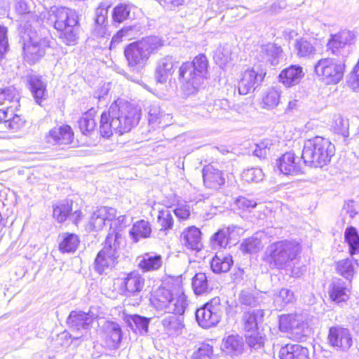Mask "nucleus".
I'll use <instances>...</instances> for the list:
<instances>
[{
	"label": "nucleus",
	"mask_w": 359,
	"mask_h": 359,
	"mask_svg": "<svg viewBox=\"0 0 359 359\" xmlns=\"http://www.w3.org/2000/svg\"><path fill=\"white\" fill-rule=\"evenodd\" d=\"M344 240L349 247L351 255L359 253V233L354 226H348L344 231Z\"/></svg>",
	"instance_id": "nucleus-38"
},
{
	"label": "nucleus",
	"mask_w": 359,
	"mask_h": 359,
	"mask_svg": "<svg viewBox=\"0 0 359 359\" xmlns=\"http://www.w3.org/2000/svg\"><path fill=\"white\" fill-rule=\"evenodd\" d=\"M280 95L281 90L279 87L269 88L262 98L263 107L267 109L276 107L280 102Z\"/></svg>",
	"instance_id": "nucleus-37"
},
{
	"label": "nucleus",
	"mask_w": 359,
	"mask_h": 359,
	"mask_svg": "<svg viewBox=\"0 0 359 359\" xmlns=\"http://www.w3.org/2000/svg\"><path fill=\"white\" fill-rule=\"evenodd\" d=\"M128 323L131 328L141 334L148 332L150 318L137 314L131 315L128 318Z\"/></svg>",
	"instance_id": "nucleus-40"
},
{
	"label": "nucleus",
	"mask_w": 359,
	"mask_h": 359,
	"mask_svg": "<svg viewBox=\"0 0 359 359\" xmlns=\"http://www.w3.org/2000/svg\"><path fill=\"white\" fill-rule=\"evenodd\" d=\"M261 59L262 62H269L271 65L278 63V58L281 54L280 47H277L273 43H267L260 48Z\"/></svg>",
	"instance_id": "nucleus-33"
},
{
	"label": "nucleus",
	"mask_w": 359,
	"mask_h": 359,
	"mask_svg": "<svg viewBox=\"0 0 359 359\" xmlns=\"http://www.w3.org/2000/svg\"><path fill=\"white\" fill-rule=\"evenodd\" d=\"M161 323L170 335H177L183 328L182 320L175 315H169L163 318Z\"/></svg>",
	"instance_id": "nucleus-41"
},
{
	"label": "nucleus",
	"mask_w": 359,
	"mask_h": 359,
	"mask_svg": "<svg viewBox=\"0 0 359 359\" xmlns=\"http://www.w3.org/2000/svg\"><path fill=\"white\" fill-rule=\"evenodd\" d=\"M241 177L247 182H258L263 180L264 173L259 168H251L244 170Z\"/></svg>",
	"instance_id": "nucleus-53"
},
{
	"label": "nucleus",
	"mask_w": 359,
	"mask_h": 359,
	"mask_svg": "<svg viewBox=\"0 0 359 359\" xmlns=\"http://www.w3.org/2000/svg\"><path fill=\"white\" fill-rule=\"evenodd\" d=\"M264 310L254 309L243 313L241 322L243 328L246 332H255L258 329L259 324L263 323Z\"/></svg>",
	"instance_id": "nucleus-17"
},
{
	"label": "nucleus",
	"mask_w": 359,
	"mask_h": 359,
	"mask_svg": "<svg viewBox=\"0 0 359 359\" xmlns=\"http://www.w3.org/2000/svg\"><path fill=\"white\" fill-rule=\"evenodd\" d=\"M347 83L352 89L359 91V68L356 71V67L355 66L348 76Z\"/></svg>",
	"instance_id": "nucleus-64"
},
{
	"label": "nucleus",
	"mask_w": 359,
	"mask_h": 359,
	"mask_svg": "<svg viewBox=\"0 0 359 359\" xmlns=\"http://www.w3.org/2000/svg\"><path fill=\"white\" fill-rule=\"evenodd\" d=\"M332 127L333 132L336 135H347L348 133V121L341 116H335Z\"/></svg>",
	"instance_id": "nucleus-55"
},
{
	"label": "nucleus",
	"mask_w": 359,
	"mask_h": 359,
	"mask_svg": "<svg viewBox=\"0 0 359 359\" xmlns=\"http://www.w3.org/2000/svg\"><path fill=\"white\" fill-rule=\"evenodd\" d=\"M203 178L205 186L209 189H217L225 182L222 172L210 165L203 168Z\"/></svg>",
	"instance_id": "nucleus-19"
},
{
	"label": "nucleus",
	"mask_w": 359,
	"mask_h": 359,
	"mask_svg": "<svg viewBox=\"0 0 359 359\" xmlns=\"http://www.w3.org/2000/svg\"><path fill=\"white\" fill-rule=\"evenodd\" d=\"M208 62L205 55H199L191 62H184L180 68V79L185 82L184 90L194 93L203 84L208 72Z\"/></svg>",
	"instance_id": "nucleus-7"
},
{
	"label": "nucleus",
	"mask_w": 359,
	"mask_h": 359,
	"mask_svg": "<svg viewBox=\"0 0 359 359\" xmlns=\"http://www.w3.org/2000/svg\"><path fill=\"white\" fill-rule=\"evenodd\" d=\"M233 264L232 256L230 255H216L210 262V268L215 273L229 271Z\"/></svg>",
	"instance_id": "nucleus-30"
},
{
	"label": "nucleus",
	"mask_w": 359,
	"mask_h": 359,
	"mask_svg": "<svg viewBox=\"0 0 359 359\" xmlns=\"http://www.w3.org/2000/svg\"><path fill=\"white\" fill-rule=\"evenodd\" d=\"M173 295L170 290L160 287L154 292L152 299L153 304L157 309L165 310L166 312Z\"/></svg>",
	"instance_id": "nucleus-29"
},
{
	"label": "nucleus",
	"mask_w": 359,
	"mask_h": 359,
	"mask_svg": "<svg viewBox=\"0 0 359 359\" xmlns=\"http://www.w3.org/2000/svg\"><path fill=\"white\" fill-rule=\"evenodd\" d=\"M294 49L299 57H311L316 54V49L311 41L304 38L297 39L294 43Z\"/></svg>",
	"instance_id": "nucleus-39"
},
{
	"label": "nucleus",
	"mask_w": 359,
	"mask_h": 359,
	"mask_svg": "<svg viewBox=\"0 0 359 359\" xmlns=\"http://www.w3.org/2000/svg\"><path fill=\"white\" fill-rule=\"evenodd\" d=\"M328 292L332 301L339 304L349 298V290L343 280L334 278L329 285Z\"/></svg>",
	"instance_id": "nucleus-18"
},
{
	"label": "nucleus",
	"mask_w": 359,
	"mask_h": 359,
	"mask_svg": "<svg viewBox=\"0 0 359 359\" xmlns=\"http://www.w3.org/2000/svg\"><path fill=\"white\" fill-rule=\"evenodd\" d=\"M304 74L302 67L298 65H291L283 69L279 74V80L285 86L290 87L298 84Z\"/></svg>",
	"instance_id": "nucleus-24"
},
{
	"label": "nucleus",
	"mask_w": 359,
	"mask_h": 359,
	"mask_svg": "<svg viewBox=\"0 0 359 359\" xmlns=\"http://www.w3.org/2000/svg\"><path fill=\"white\" fill-rule=\"evenodd\" d=\"M72 211V201L60 202L53 207V217L60 223L64 222Z\"/></svg>",
	"instance_id": "nucleus-42"
},
{
	"label": "nucleus",
	"mask_w": 359,
	"mask_h": 359,
	"mask_svg": "<svg viewBox=\"0 0 359 359\" xmlns=\"http://www.w3.org/2000/svg\"><path fill=\"white\" fill-rule=\"evenodd\" d=\"M157 221L161 226V230L167 231L171 229L173 226V217L170 210L165 209L158 212Z\"/></svg>",
	"instance_id": "nucleus-51"
},
{
	"label": "nucleus",
	"mask_w": 359,
	"mask_h": 359,
	"mask_svg": "<svg viewBox=\"0 0 359 359\" xmlns=\"http://www.w3.org/2000/svg\"><path fill=\"white\" fill-rule=\"evenodd\" d=\"M140 119V109L122 100L114 101L100 118L101 135H123L136 126Z\"/></svg>",
	"instance_id": "nucleus-1"
},
{
	"label": "nucleus",
	"mask_w": 359,
	"mask_h": 359,
	"mask_svg": "<svg viewBox=\"0 0 359 359\" xmlns=\"http://www.w3.org/2000/svg\"><path fill=\"white\" fill-rule=\"evenodd\" d=\"M121 330L118 325L114 324L107 334L104 346L109 349H117L121 343L122 335Z\"/></svg>",
	"instance_id": "nucleus-36"
},
{
	"label": "nucleus",
	"mask_w": 359,
	"mask_h": 359,
	"mask_svg": "<svg viewBox=\"0 0 359 359\" xmlns=\"http://www.w3.org/2000/svg\"><path fill=\"white\" fill-rule=\"evenodd\" d=\"M151 233V224L144 219L136 222L129 231L130 236L135 243H137L142 238H149Z\"/></svg>",
	"instance_id": "nucleus-34"
},
{
	"label": "nucleus",
	"mask_w": 359,
	"mask_h": 359,
	"mask_svg": "<svg viewBox=\"0 0 359 359\" xmlns=\"http://www.w3.org/2000/svg\"><path fill=\"white\" fill-rule=\"evenodd\" d=\"M137 7L131 3H119L114 6L111 13L114 22L122 23L135 18Z\"/></svg>",
	"instance_id": "nucleus-23"
},
{
	"label": "nucleus",
	"mask_w": 359,
	"mask_h": 359,
	"mask_svg": "<svg viewBox=\"0 0 359 359\" xmlns=\"http://www.w3.org/2000/svg\"><path fill=\"white\" fill-rule=\"evenodd\" d=\"M308 327L306 324L302 322L293 320V325L290 333L291 337L294 340L302 341L307 336Z\"/></svg>",
	"instance_id": "nucleus-52"
},
{
	"label": "nucleus",
	"mask_w": 359,
	"mask_h": 359,
	"mask_svg": "<svg viewBox=\"0 0 359 359\" xmlns=\"http://www.w3.org/2000/svg\"><path fill=\"white\" fill-rule=\"evenodd\" d=\"M244 341L238 334H231L223 339L222 350L232 355H241L244 351Z\"/></svg>",
	"instance_id": "nucleus-27"
},
{
	"label": "nucleus",
	"mask_w": 359,
	"mask_h": 359,
	"mask_svg": "<svg viewBox=\"0 0 359 359\" xmlns=\"http://www.w3.org/2000/svg\"><path fill=\"white\" fill-rule=\"evenodd\" d=\"M302 252L301 244L294 240H282L270 244L266 250V260L271 268H291L292 262Z\"/></svg>",
	"instance_id": "nucleus-4"
},
{
	"label": "nucleus",
	"mask_w": 359,
	"mask_h": 359,
	"mask_svg": "<svg viewBox=\"0 0 359 359\" xmlns=\"http://www.w3.org/2000/svg\"><path fill=\"white\" fill-rule=\"evenodd\" d=\"M122 285L127 292L130 294L140 293L144 286V278L137 272L132 271L127 274Z\"/></svg>",
	"instance_id": "nucleus-26"
},
{
	"label": "nucleus",
	"mask_w": 359,
	"mask_h": 359,
	"mask_svg": "<svg viewBox=\"0 0 359 359\" xmlns=\"http://www.w3.org/2000/svg\"><path fill=\"white\" fill-rule=\"evenodd\" d=\"M106 211L104 208H98L90 217L88 226L91 230H101L106 224L107 219L104 218Z\"/></svg>",
	"instance_id": "nucleus-46"
},
{
	"label": "nucleus",
	"mask_w": 359,
	"mask_h": 359,
	"mask_svg": "<svg viewBox=\"0 0 359 359\" xmlns=\"http://www.w3.org/2000/svg\"><path fill=\"white\" fill-rule=\"evenodd\" d=\"M335 39L337 41L342 43L344 46L346 44L351 43L354 39V34L348 30H343L340 32L335 34Z\"/></svg>",
	"instance_id": "nucleus-63"
},
{
	"label": "nucleus",
	"mask_w": 359,
	"mask_h": 359,
	"mask_svg": "<svg viewBox=\"0 0 359 359\" xmlns=\"http://www.w3.org/2000/svg\"><path fill=\"white\" fill-rule=\"evenodd\" d=\"M23 53L25 60L29 63H35L44 56L46 48L48 46V41L45 39L39 41L29 36L22 39Z\"/></svg>",
	"instance_id": "nucleus-11"
},
{
	"label": "nucleus",
	"mask_w": 359,
	"mask_h": 359,
	"mask_svg": "<svg viewBox=\"0 0 359 359\" xmlns=\"http://www.w3.org/2000/svg\"><path fill=\"white\" fill-rule=\"evenodd\" d=\"M295 160L296 158L294 153L287 152L279 158L277 162V166L284 175H298L302 173V171L301 166Z\"/></svg>",
	"instance_id": "nucleus-20"
},
{
	"label": "nucleus",
	"mask_w": 359,
	"mask_h": 359,
	"mask_svg": "<svg viewBox=\"0 0 359 359\" xmlns=\"http://www.w3.org/2000/svg\"><path fill=\"white\" fill-rule=\"evenodd\" d=\"M231 50L228 45L220 46L215 52L214 60L218 65L222 67L231 60Z\"/></svg>",
	"instance_id": "nucleus-48"
},
{
	"label": "nucleus",
	"mask_w": 359,
	"mask_h": 359,
	"mask_svg": "<svg viewBox=\"0 0 359 359\" xmlns=\"http://www.w3.org/2000/svg\"><path fill=\"white\" fill-rule=\"evenodd\" d=\"M236 205L243 210L251 211L256 208L257 203L254 199H250L246 197L240 196L236 201Z\"/></svg>",
	"instance_id": "nucleus-60"
},
{
	"label": "nucleus",
	"mask_w": 359,
	"mask_h": 359,
	"mask_svg": "<svg viewBox=\"0 0 359 359\" xmlns=\"http://www.w3.org/2000/svg\"><path fill=\"white\" fill-rule=\"evenodd\" d=\"M27 81L36 102L41 105V102L46 99V83L42 81L41 76L36 74L29 75Z\"/></svg>",
	"instance_id": "nucleus-25"
},
{
	"label": "nucleus",
	"mask_w": 359,
	"mask_h": 359,
	"mask_svg": "<svg viewBox=\"0 0 359 359\" xmlns=\"http://www.w3.org/2000/svg\"><path fill=\"white\" fill-rule=\"evenodd\" d=\"M122 240L119 232L109 233L104 247L98 252L94 261V269L99 274L107 273L118 262L121 254L120 244Z\"/></svg>",
	"instance_id": "nucleus-6"
},
{
	"label": "nucleus",
	"mask_w": 359,
	"mask_h": 359,
	"mask_svg": "<svg viewBox=\"0 0 359 359\" xmlns=\"http://www.w3.org/2000/svg\"><path fill=\"white\" fill-rule=\"evenodd\" d=\"M192 287L194 293L197 295L211 291L213 286L211 284L210 273H196L192 278Z\"/></svg>",
	"instance_id": "nucleus-28"
},
{
	"label": "nucleus",
	"mask_w": 359,
	"mask_h": 359,
	"mask_svg": "<svg viewBox=\"0 0 359 359\" xmlns=\"http://www.w3.org/2000/svg\"><path fill=\"white\" fill-rule=\"evenodd\" d=\"M358 267L357 262L350 258L344 259L336 264L337 273L349 281H351Z\"/></svg>",
	"instance_id": "nucleus-32"
},
{
	"label": "nucleus",
	"mask_w": 359,
	"mask_h": 359,
	"mask_svg": "<svg viewBox=\"0 0 359 359\" xmlns=\"http://www.w3.org/2000/svg\"><path fill=\"white\" fill-rule=\"evenodd\" d=\"M238 302L243 306L255 307L259 304V297L257 293L250 290H243L238 294Z\"/></svg>",
	"instance_id": "nucleus-45"
},
{
	"label": "nucleus",
	"mask_w": 359,
	"mask_h": 359,
	"mask_svg": "<svg viewBox=\"0 0 359 359\" xmlns=\"http://www.w3.org/2000/svg\"><path fill=\"white\" fill-rule=\"evenodd\" d=\"M78 124L83 135L93 131L96 126L95 119L89 117L87 114H85L79 119Z\"/></svg>",
	"instance_id": "nucleus-57"
},
{
	"label": "nucleus",
	"mask_w": 359,
	"mask_h": 359,
	"mask_svg": "<svg viewBox=\"0 0 359 359\" xmlns=\"http://www.w3.org/2000/svg\"><path fill=\"white\" fill-rule=\"evenodd\" d=\"M188 302L185 294L182 292L175 294L166 311L167 313L182 316L185 312Z\"/></svg>",
	"instance_id": "nucleus-35"
},
{
	"label": "nucleus",
	"mask_w": 359,
	"mask_h": 359,
	"mask_svg": "<svg viewBox=\"0 0 359 359\" xmlns=\"http://www.w3.org/2000/svg\"><path fill=\"white\" fill-rule=\"evenodd\" d=\"M107 2H102L95 10V26L93 34L97 37H104L107 31L108 8Z\"/></svg>",
	"instance_id": "nucleus-15"
},
{
	"label": "nucleus",
	"mask_w": 359,
	"mask_h": 359,
	"mask_svg": "<svg viewBox=\"0 0 359 359\" xmlns=\"http://www.w3.org/2000/svg\"><path fill=\"white\" fill-rule=\"evenodd\" d=\"M62 238L59 245L60 250L62 252H74L80 243L79 236L75 233H66Z\"/></svg>",
	"instance_id": "nucleus-43"
},
{
	"label": "nucleus",
	"mask_w": 359,
	"mask_h": 359,
	"mask_svg": "<svg viewBox=\"0 0 359 359\" xmlns=\"http://www.w3.org/2000/svg\"><path fill=\"white\" fill-rule=\"evenodd\" d=\"M93 320V318L89 313L72 311L67 318V323L72 330L79 332L88 330Z\"/></svg>",
	"instance_id": "nucleus-16"
},
{
	"label": "nucleus",
	"mask_w": 359,
	"mask_h": 359,
	"mask_svg": "<svg viewBox=\"0 0 359 359\" xmlns=\"http://www.w3.org/2000/svg\"><path fill=\"white\" fill-rule=\"evenodd\" d=\"M178 62L170 55L165 56L156 62L155 79L158 83H165L177 67Z\"/></svg>",
	"instance_id": "nucleus-14"
},
{
	"label": "nucleus",
	"mask_w": 359,
	"mask_h": 359,
	"mask_svg": "<svg viewBox=\"0 0 359 359\" xmlns=\"http://www.w3.org/2000/svg\"><path fill=\"white\" fill-rule=\"evenodd\" d=\"M345 65L334 58L319 60L314 66L315 73L326 84H337L343 78Z\"/></svg>",
	"instance_id": "nucleus-8"
},
{
	"label": "nucleus",
	"mask_w": 359,
	"mask_h": 359,
	"mask_svg": "<svg viewBox=\"0 0 359 359\" xmlns=\"http://www.w3.org/2000/svg\"><path fill=\"white\" fill-rule=\"evenodd\" d=\"M48 140V142L53 144H67L70 145L71 147H74L80 145H83L86 142H80L79 140L74 141L75 136H46Z\"/></svg>",
	"instance_id": "nucleus-50"
},
{
	"label": "nucleus",
	"mask_w": 359,
	"mask_h": 359,
	"mask_svg": "<svg viewBox=\"0 0 359 359\" xmlns=\"http://www.w3.org/2000/svg\"><path fill=\"white\" fill-rule=\"evenodd\" d=\"M212 346L207 344H203L197 351L194 352L191 359H212Z\"/></svg>",
	"instance_id": "nucleus-56"
},
{
	"label": "nucleus",
	"mask_w": 359,
	"mask_h": 359,
	"mask_svg": "<svg viewBox=\"0 0 359 359\" xmlns=\"http://www.w3.org/2000/svg\"><path fill=\"white\" fill-rule=\"evenodd\" d=\"M224 313V306L220 298L214 297L198 309L195 312L196 320L203 328L208 329L217 325L221 320Z\"/></svg>",
	"instance_id": "nucleus-9"
},
{
	"label": "nucleus",
	"mask_w": 359,
	"mask_h": 359,
	"mask_svg": "<svg viewBox=\"0 0 359 359\" xmlns=\"http://www.w3.org/2000/svg\"><path fill=\"white\" fill-rule=\"evenodd\" d=\"M262 248L261 240L257 236L246 238L241 244V249L245 253H254Z\"/></svg>",
	"instance_id": "nucleus-49"
},
{
	"label": "nucleus",
	"mask_w": 359,
	"mask_h": 359,
	"mask_svg": "<svg viewBox=\"0 0 359 359\" xmlns=\"http://www.w3.org/2000/svg\"><path fill=\"white\" fill-rule=\"evenodd\" d=\"M14 6L19 15L29 14L35 7L33 0H15Z\"/></svg>",
	"instance_id": "nucleus-54"
},
{
	"label": "nucleus",
	"mask_w": 359,
	"mask_h": 359,
	"mask_svg": "<svg viewBox=\"0 0 359 359\" xmlns=\"http://www.w3.org/2000/svg\"><path fill=\"white\" fill-rule=\"evenodd\" d=\"M49 19L54 23L59 38L66 45L72 46L79 39V26L76 13L65 7H51Z\"/></svg>",
	"instance_id": "nucleus-3"
},
{
	"label": "nucleus",
	"mask_w": 359,
	"mask_h": 359,
	"mask_svg": "<svg viewBox=\"0 0 359 359\" xmlns=\"http://www.w3.org/2000/svg\"><path fill=\"white\" fill-rule=\"evenodd\" d=\"M266 76V71L259 66H255L245 71L238 83V92L241 95H247L254 91L261 85Z\"/></svg>",
	"instance_id": "nucleus-10"
},
{
	"label": "nucleus",
	"mask_w": 359,
	"mask_h": 359,
	"mask_svg": "<svg viewBox=\"0 0 359 359\" xmlns=\"http://www.w3.org/2000/svg\"><path fill=\"white\" fill-rule=\"evenodd\" d=\"M163 41L156 36H149L133 42L124 48L128 67L133 72H141L152 54L163 46Z\"/></svg>",
	"instance_id": "nucleus-2"
},
{
	"label": "nucleus",
	"mask_w": 359,
	"mask_h": 359,
	"mask_svg": "<svg viewBox=\"0 0 359 359\" xmlns=\"http://www.w3.org/2000/svg\"><path fill=\"white\" fill-rule=\"evenodd\" d=\"M134 27L126 26L119 30L112 38L111 43H119L123 37L130 38L133 36Z\"/></svg>",
	"instance_id": "nucleus-62"
},
{
	"label": "nucleus",
	"mask_w": 359,
	"mask_h": 359,
	"mask_svg": "<svg viewBox=\"0 0 359 359\" xmlns=\"http://www.w3.org/2000/svg\"><path fill=\"white\" fill-rule=\"evenodd\" d=\"M272 145L273 144L271 143V141L266 139L259 143L256 144V149L254 151V154L258 157L264 158L267 154Z\"/></svg>",
	"instance_id": "nucleus-59"
},
{
	"label": "nucleus",
	"mask_w": 359,
	"mask_h": 359,
	"mask_svg": "<svg viewBox=\"0 0 359 359\" xmlns=\"http://www.w3.org/2000/svg\"><path fill=\"white\" fill-rule=\"evenodd\" d=\"M294 299L293 292L289 290L283 288L280 290L279 294L275 298V302L279 304L280 306H284L290 303Z\"/></svg>",
	"instance_id": "nucleus-58"
},
{
	"label": "nucleus",
	"mask_w": 359,
	"mask_h": 359,
	"mask_svg": "<svg viewBox=\"0 0 359 359\" xmlns=\"http://www.w3.org/2000/svg\"><path fill=\"white\" fill-rule=\"evenodd\" d=\"M20 95L18 91L13 87L6 88L0 91V104H5L7 102L13 103L11 106H15L17 109L19 106L18 102Z\"/></svg>",
	"instance_id": "nucleus-44"
},
{
	"label": "nucleus",
	"mask_w": 359,
	"mask_h": 359,
	"mask_svg": "<svg viewBox=\"0 0 359 359\" xmlns=\"http://www.w3.org/2000/svg\"><path fill=\"white\" fill-rule=\"evenodd\" d=\"M335 154V146L323 136H313L304 142L302 158L306 165L322 168Z\"/></svg>",
	"instance_id": "nucleus-5"
},
{
	"label": "nucleus",
	"mask_w": 359,
	"mask_h": 359,
	"mask_svg": "<svg viewBox=\"0 0 359 359\" xmlns=\"http://www.w3.org/2000/svg\"><path fill=\"white\" fill-rule=\"evenodd\" d=\"M328 340L332 346L342 351L348 350L352 345V337L349 330L339 326L330 328Z\"/></svg>",
	"instance_id": "nucleus-13"
},
{
	"label": "nucleus",
	"mask_w": 359,
	"mask_h": 359,
	"mask_svg": "<svg viewBox=\"0 0 359 359\" xmlns=\"http://www.w3.org/2000/svg\"><path fill=\"white\" fill-rule=\"evenodd\" d=\"M280 359H310L309 351L300 344H286L279 351Z\"/></svg>",
	"instance_id": "nucleus-22"
},
{
	"label": "nucleus",
	"mask_w": 359,
	"mask_h": 359,
	"mask_svg": "<svg viewBox=\"0 0 359 359\" xmlns=\"http://www.w3.org/2000/svg\"><path fill=\"white\" fill-rule=\"evenodd\" d=\"M148 114L149 123H154L162 117L163 112L159 105L154 103L149 107Z\"/></svg>",
	"instance_id": "nucleus-61"
},
{
	"label": "nucleus",
	"mask_w": 359,
	"mask_h": 359,
	"mask_svg": "<svg viewBox=\"0 0 359 359\" xmlns=\"http://www.w3.org/2000/svg\"><path fill=\"white\" fill-rule=\"evenodd\" d=\"M265 339H266L264 335L256 331L245 335L246 344L251 349L254 350L263 348Z\"/></svg>",
	"instance_id": "nucleus-47"
},
{
	"label": "nucleus",
	"mask_w": 359,
	"mask_h": 359,
	"mask_svg": "<svg viewBox=\"0 0 359 359\" xmlns=\"http://www.w3.org/2000/svg\"><path fill=\"white\" fill-rule=\"evenodd\" d=\"M181 242L189 249L199 250L202 246L200 229L194 226L185 229L181 234Z\"/></svg>",
	"instance_id": "nucleus-21"
},
{
	"label": "nucleus",
	"mask_w": 359,
	"mask_h": 359,
	"mask_svg": "<svg viewBox=\"0 0 359 359\" xmlns=\"http://www.w3.org/2000/svg\"><path fill=\"white\" fill-rule=\"evenodd\" d=\"M243 232V229L237 225L231 224L219 229L215 233L210 242L212 247L216 248H225L231 242L236 241Z\"/></svg>",
	"instance_id": "nucleus-12"
},
{
	"label": "nucleus",
	"mask_w": 359,
	"mask_h": 359,
	"mask_svg": "<svg viewBox=\"0 0 359 359\" xmlns=\"http://www.w3.org/2000/svg\"><path fill=\"white\" fill-rule=\"evenodd\" d=\"M140 259L138 266L143 271L158 270L162 265V257L154 252L145 253Z\"/></svg>",
	"instance_id": "nucleus-31"
}]
</instances>
